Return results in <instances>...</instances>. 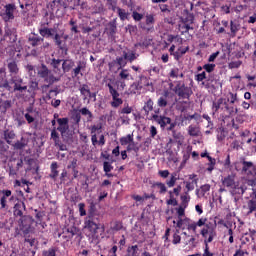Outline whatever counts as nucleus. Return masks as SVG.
<instances>
[{
  "instance_id": "nucleus-12",
  "label": "nucleus",
  "mask_w": 256,
  "mask_h": 256,
  "mask_svg": "<svg viewBox=\"0 0 256 256\" xmlns=\"http://www.w3.org/2000/svg\"><path fill=\"white\" fill-rule=\"evenodd\" d=\"M84 228L88 229L90 233H97V229H99V225L97 221H95V217L87 216L84 221Z\"/></svg>"
},
{
  "instance_id": "nucleus-39",
  "label": "nucleus",
  "mask_w": 256,
  "mask_h": 256,
  "mask_svg": "<svg viewBox=\"0 0 256 256\" xmlns=\"http://www.w3.org/2000/svg\"><path fill=\"white\" fill-rule=\"evenodd\" d=\"M110 35H115L117 33V19H114L108 23Z\"/></svg>"
},
{
  "instance_id": "nucleus-48",
  "label": "nucleus",
  "mask_w": 256,
  "mask_h": 256,
  "mask_svg": "<svg viewBox=\"0 0 256 256\" xmlns=\"http://www.w3.org/2000/svg\"><path fill=\"white\" fill-rule=\"evenodd\" d=\"M106 86L108 87L109 93L112 95V97H119V92L113 87L111 83L106 84Z\"/></svg>"
},
{
  "instance_id": "nucleus-10",
  "label": "nucleus",
  "mask_w": 256,
  "mask_h": 256,
  "mask_svg": "<svg viewBox=\"0 0 256 256\" xmlns=\"http://www.w3.org/2000/svg\"><path fill=\"white\" fill-rule=\"evenodd\" d=\"M5 12L1 14V17L5 23H9V21H13L15 19V11L17 10V6L14 3L6 4L4 6Z\"/></svg>"
},
{
  "instance_id": "nucleus-13",
  "label": "nucleus",
  "mask_w": 256,
  "mask_h": 256,
  "mask_svg": "<svg viewBox=\"0 0 256 256\" xmlns=\"http://www.w3.org/2000/svg\"><path fill=\"white\" fill-rule=\"evenodd\" d=\"M43 41H45V39L43 37L39 36L38 34L31 33L28 36V43L32 47H39V45H41V43H43Z\"/></svg>"
},
{
  "instance_id": "nucleus-52",
  "label": "nucleus",
  "mask_w": 256,
  "mask_h": 256,
  "mask_svg": "<svg viewBox=\"0 0 256 256\" xmlns=\"http://www.w3.org/2000/svg\"><path fill=\"white\" fill-rule=\"evenodd\" d=\"M103 171L104 173H111L113 171V165L110 162H103Z\"/></svg>"
},
{
  "instance_id": "nucleus-47",
  "label": "nucleus",
  "mask_w": 256,
  "mask_h": 256,
  "mask_svg": "<svg viewBox=\"0 0 256 256\" xmlns=\"http://www.w3.org/2000/svg\"><path fill=\"white\" fill-rule=\"evenodd\" d=\"M116 63L117 65H119L120 69H122V67H125V65H127V60L122 54V56L116 58Z\"/></svg>"
},
{
  "instance_id": "nucleus-17",
  "label": "nucleus",
  "mask_w": 256,
  "mask_h": 256,
  "mask_svg": "<svg viewBox=\"0 0 256 256\" xmlns=\"http://www.w3.org/2000/svg\"><path fill=\"white\" fill-rule=\"evenodd\" d=\"M80 95L83 97V101H87V97L91 95V89H89V85L82 84L79 87Z\"/></svg>"
},
{
  "instance_id": "nucleus-44",
  "label": "nucleus",
  "mask_w": 256,
  "mask_h": 256,
  "mask_svg": "<svg viewBox=\"0 0 256 256\" xmlns=\"http://www.w3.org/2000/svg\"><path fill=\"white\" fill-rule=\"evenodd\" d=\"M239 29H240L239 22L233 21V20L230 21V30H231L232 35H236L237 31H239Z\"/></svg>"
},
{
  "instance_id": "nucleus-45",
  "label": "nucleus",
  "mask_w": 256,
  "mask_h": 256,
  "mask_svg": "<svg viewBox=\"0 0 256 256\" xmlns=\"http://www.w3.org/2000/svg\"><path fill=\"white\" fill-rule=\"evenodd\" d=\"M179 29L182 35H185V33H189V31L193 30V27L189 24L182 23V24H179Z\"/></svg>"
},
{
  "instance_id": "nucleus-19",
  "label": "nucleus",
  "mask_w": 256,
  "mask_h": 256,
  "mask_svg": "<svg viewBox=\"0 0 256 256\" xmlns=\"http://www.w3.org/2000/svg\"><path fill=\"white\" fill-rule=\"evenodd\" d=\"M15 137H16L15 132L11 130L4 131V139L6 143H8V145L13 144V141H15Z\"/></svg>"
},
{
  "instance_id": "nucleus-40",
  "label": "nucleus",
  "mask_w": 256,
  "mask_h": 256,
  "mask_svg": "<svg viewBox=\"0 0 256 256\" xmlns=\"http://www.w3.org/2000/svg\"><path fill=\"white\" fill-rule=\"evenodd\" d=\"M111 107H114V109H117V107H120V105H123V99L119 98V96L112 97L111 101Z\"/></svg>"
},
{
  "instance_id": "nucleus-57",
  "label": "nucleus",
  "mask_w": 256,
  "mask_h": 256,
  "mask_svg": "<svg viewBox=\"0 0 256 256\" xmlns=\"http://www.w3.org/2000/svg\"><path fill=\"white\" fill-rule=\"evenodd\" d=\"M215 67H216L215 64H205V65L203 66V69H205V71H206L207 73H213V71H215Z\"/></svg>"
},
{
  "instance_id": "nucleus-43",
  "label": "nucleus",
  "mask_w": 256,
  "mask_h": 256,
  "mask_svg": "<svg viewBox=\"0 0 256 256\" xmlns=\"http://www.w3.org/2000/svg\"><path fill=\"white\" fill-rule=\"evenodd\" d=\"M81 69H85V62L79 61L77 67L73 69L74 77H77L81 73Z\"/></svg>"
},
{
  "instance_id": "nucleus-59",
  "label": "nucleus",
  "mask_w": 256,
  "mask_h": 256,
  "mask_svg": "<svg viewBox=\"0 0 256 256\" xmlns=\"http://www.w3.org/2000/svg\"><path fill=\"white\" fill-rule=\"evenodd\" d=\"M226 101L230 105H235L237 102V94L230 93V99L228 98Z\"/></svg>"
},
{
  "instance_id": "nucleus-23",
  "label": "nucleus",
  "mask_w": 256,
  "mask_h": 256,
  "mask_svg": "<svg viewBox=\"0 0 256 256\" xmlns=\"http://www.w3.org/2000/svg\"><path fill=\"white\" fill-rule=\"evenodd\" d=\"M37 71H38V76H40L41 79H45V77H47V75L51 73V70H49V68H47L45 64H42Z\"/></svg>"
},
{
  "instance_id": "nucleus-42",
  "label": "nucleus",
  "mask_w": 256,
  "mask_h": 256,
  "mask_svg": "<svg viewBox=\"0 0 256 256\" xmlns=\"http://www.w3.org/2000/svg\"><path fill=\"white\" fill-rule=\"evenodd\" d=\"M177 183V174L173 173L170 176L169 180H166V185L167 187L171 188V187H175V184Z\"/></svg>"
},
{
  "instance_id": "nucleus-56",
  "label": "nucleus",
  "mask_w": 256,
  "mask_h": 256,
  "mask_svg": "<svg viewBox=\"0 0 256 256\" xmlns=\"http://www.w3.org/2000/svg\"><path fill=\"white\" fill-rule=\"evenodd\" d=\"M195 185H197V179H194L191 182H186L187 191H193L195 189Z\"/></svg>"
},
{
  "instance_id": "nucleus-8",
  "label": "nucleus",
  "mask_w": 256,
  "mask_h": 256,
  "mask_svg": "<svg viewBox=\"0 0 256 256\" xmlns=\"http://www.w3.org/2000/svg\"><path fill=\"white\" fill-rule=\"evenodd\" d=\"M242 173L246 175L248 179V185H253L256 181V165L253 162L242 161Z\"/></svg>"
},
{
  "instance_id": "nucleus-50",
  "label": "nucleus",
  "mask_w": 256,
  "mask_h": 256,
  "mask_svg": "<svg viewBox=\"0 0 256 256\" xmlns=\"http://www.w3.org/2000/svg\"><path fill=\"white\" fill-rule=\"evenodd\" d=\"M157 105H158L161 109L165 108V107L168 105L167 98L161 96V97L157 100Z\"/></svg>"
},
{
  "instance_id": "nucleus-33",
  "label": "nucleus",
  "mask_w": 256,
  "mask_h": 256,
  "mask_svg": "<svg viewBox=\"0 0 256 256\" xmlns=\"http://www.w3.org/2000/svg\"><path fill=\"white\" fill-rule=\"evenodd\" d=\"M122 55H123L124 59H126V62L129 61V63H133V61H135V59H137L135 52L123 51Z\"/></svg>"
},
{
  "instance_id": "nucleus-4",
  "label": "nucleus",
  "mask_w": 256,
  "mask_h": 256,
  "mask_svg": "<svg viewBox=\"0 0 256 256\" xmlns=\"http://www.w3.org/2000/svg\"><path fill=\"white\" fill-rule=\"evenodd\" d=\"M10 83L13 85L12 92L15 93L17 99H25L28 87L23 78L21 76H12Z\"/></svg>"
},
{
  "instance_id": "nucleus-25",
  "label": "nucleus",
  "mask_w": 256,
  "mask_h": 256,
  "mask_svg": "<svg viewBox=\"0 0 256 256\" xmlns=\"http://www.w3.org/2000/svg\"><path fill=\"white\" fill-rule=\"evenodd\" d=\"M247 215H251V213H256V198H252L247 202Z\"/></svg>"
},
{
  "instance_id": "nucleus-51",
  "label": "nucleus",
  "mask_w": 256,
  "mask_h": 256,
  "mask_svg": "<svg viewBox=\"0 0 256 256\" xmlns=\"http://www.w3.org/2000/svg\"><path fill=\"white\" fill-rule=\"evenodd\" d=\"M119 77L120 79L125 80H129V77H131V75L129 74V70L127 69H122L121 72L119 73Z\"/></svg>"
},
{
  "instance_id": "nucleus-31",
  "label": "nucleus",
  "mask_w": 256,
  "mask_h": 256,
  "mask_svg": "<svg viewBox=\"0 0 256 256\" xmlns=\"http://www.w3.org/2000/svg\"><path fill=\"white\" fill-rule=\"evenodd\" d=\"M8 71L11 73V75H17V73H19V67L17 66V62H9Z\"/></svg>"
},
{
  "instance_id": "nucleus-30",
  "label": "nucleus",
  "mask_w": 256,
  "mask_h": 256,
  "mask_svg": "<svg viewBox=\"0 0 256 256\" xmlns=\"http://www.w3.org/2000/svg\"><path fill=\"white\" fill-rule=\"evenodd\" d=\"M133 140V134H127L126 136L120 138V145H129L130 143H133Z\"/></svg>"
},
{
  "instance_id": "nucleus-62",
  "label": "nucleus",
  "mask_w": 256,
  "mask_h": 256,
  "mask_svg": "<svg viewBox=\"0 0 256 256\" xmlns=\"http://www.w3.org/2000/svg\"><path fill=\"white\" fill-rule=\"evenodd\" d=\"M67 169H77V158H73L67 166Z\"/></svg>"
},
{
  "instance_id": "nucleus-27",
  "label": "nucleus",
  "mask_w": 256,
  "mask_h": 256,
  "mask_svg": "<svg viewBox=\"0 0 256 256\" xmlns=\"http://www.w3.org/2000/svg\"><path fill=\"white\" fill-rule=\"evenodd\" d=\"M146 25L149 27L146 28V31H151V29H153V26L155 25V16L153 14L146 15Z\"/></svg>"
},
{
  "instance_id": "nucleus-37",
  "label": "nucleus",
  "mask_w": 256,
  "mask_h": 256,
  "mask_svg": "<svg viewBox=\"0 0 256 256\" xmlns=\"http://www.w3.org/2000/svg\"><path fill=\"white\" fill-rule=\"evenodd\" d=\"M187 221L188 219L178 218L177 221L173 220V225H175L176 229H185Z\"/></svg>"
},
{
  "instance_id": "nucleus-16",
  "label": "nucleus",
  "mask_w": 256,
  "mask_h": 256,
  "mask_svg": "<svg viewBox=\"0 0 256 256\" xmlns=\"http://www.w3.org/2000/svg\"><path fill=\"white\" fill-rule=\"evenodd\" d=\"M209 191H211V185L204 184L200 187V189H196V195L197 197H200V198L205 197V195H207Z\"/></svg>"
},
{
  "instance_id": "nucleus-32",
  "label": "nucleus",
  "mask_w": 256,
  "mask_h": 256,
  "mask_svg": "<svg viewBox=\"0 0 256 256\" xmlns=\"http://www.w3.org/2000/svg\"><path fill=\"white\" fill-rule=\"evenodd\" d=\"M45 83H47L48 85H46V87H51V85H53V83H57V81H59V79H57V77H55L53 74H51V72L47 75V77L44 78Z\"/></svg>"
},
{
  "instance_id": "nucleus-36",
  "label": "nucleus",
  "mask_w": 256,
  "mask_h": 256,
  "mask_svg": "<svg viewBox=\"0 0 256 256\" xmlns=\"http://www.w3.org/2000/svg\"><path fill=\"white\" fill-rule=\"evenodd\" d=\"M195 21V16L191 13L187 14L186 17L181 18V23H184L186 25H193Z\"/></svg>"
},
{
  "instance_id": "nucleus-5",
  "label": "nucleus",
  "mask_w": 256,
  "mask_h": 256,
  "mask_svg": "<svg viewBox=\"0 0 256 256\" xmlns=\"http://www.w3.org/2000/svg\"><path fill=\"white\" fill-rule=\"evenodd\" d=\"M25 209V202L23 201H18L14 204V216L21 217L19 220L20 229L23 231L24 235H28V233L31 231V226L25 225V223H23L25 219V217H23V211H25Z\"/></svg>"
},
{
  "instance_id": "nucleus-7",
  "label": "nucleus",
  "mask_w": 256,
  "mask_h": 256,
  "mask_svg": "<svg viewBox=\"0 0 256 256\" xmlns=\"http://www.w3.org/2000/svg\"><path fill=\"white\" fill-rule=\"evenodd\" d=\"M0 195V209H9V205H13L19 201V198L9 189L1 190Z\"/></svg>"
},
{
  "instance_id": "nucleus-24",
  "label": "nucleus",
  "mask_w": 256,
  "mask_h": 256,
  "mask_svg": "<svg viewBox=\"0 0 256 256\" xmlns=\"http://www.w3.org/2000/svg\"><path fill=\"white\" fill-rule=\"evenodd\" d=\"M91 141H92V145L95 147V145H100L101 147H103V145H105V135H101L99 140H97V134H93L91 136Z\"/></svg>"
},
{
  "instance_id": "nucleus-14",
  "label": "nucleus",
  "mask_w": 256,
  "mask_h": 256,
  "mask_svg": "<svg viewBox=\"0 0 256 256\" xmlns=\"http://www.w3.org/2000/svg\"><path fill=\"white\" fill-rule=\"evenodd\" d=\"M39 33L41 35V37H55V34L57 33V29L55 28H48L46 26H42L41 28H39Z\"/></svg>"
},
{
  "instance_id": "nucleus-49",
  "label": "nucleus",
  "mask_w": 256,
  "mask_h": 256,
  "mask_svg": "<svg viewBox=\"0 0 256 256\" xmlns=\"http://www.w3.org/2000/svg\"><path fill=\"white\" fill-rule=\"evenodd\" d=\"M173 245H179L181 243V236L179 235V229L176 230V232L173 234Z\"/></svg>"
},
{
  "instance_id": "nucleus-53",
  "label": "nucleus",
  "mask_w": 256,
  "mask_h": 256,
  "mask_svg": "<svg viewBox=\"0 0 256 256\" xmlns=\"http://www.w3.org/2000/svg\"><path fill=\"white\" fill-rule=\"evenodd\" d=\"M192 119H195V121H199V119H201V116L198 113L184 116V121H192Z\"/></svg>"
},
{
  "instance_id": "nucleus-55",
  "label": "nucleus",
  "mask_w": 256,
  "mask_h": 256,
  "mask_svg": "<svg viewBox=\"0 0 256 256\" xmlns=\"http://www.w3.org/2000/svg\"><path fill=\"white\" fill-rule=\"evenodd\" d=\"M0 87H3V89H6V91H13V87H11V84H9V80H7V78L2 81Z\"/></svg>"
},
{
  "instance_id": "nucleus-34",
  "label": "nucleus",
  "mask_w": 256,
  "mask_h": 256,
  "mask_svg": "<svg viewBox=\"0 0 256 256\" xmlns=\"http://www.w3.org/2000/svg\"><path fill=\"white\" fill-rule=\"evenodd\" d=\"M88 217H97V204L95 202H90Z\"/></svg>"
},
{
  "instance_id": "nucleus-11",
  "label": "nucleus",
  "mask_w": 256,
  "mask_h": 256,
  "mask_svg": "<svg viewBox=\"0 0 256 256\" xmlns=\"http://www.w3.org/2000/svg\"><path fill=\"white\" fill-rule=\"evenodd\" d=\"M57 123L58 127L56 129L61 134V137H65L67 135V131H69V118H58Z\"/></svg>"
},
{
  "instance_id": "nucleus-6",
  "label": "nucleus",
  "mask_w": 256,
  "mask_h": 256,
  "mask_svg": "<svg viewBox=\"0 0 256 256\" xmlns=\"http://www.w3.org/2000/svg\"><path fill=\"white\" fill-rule=\"evenodd\" d=\"M175 87L173 88V92L177 95L180 99H190L191 95H193V89L191 86H187L185 81L178 80L175 81Z\"/></svg>"
},
{
  "instance_id": "nucleus-35",
  "label": "nucleus",
  "mask_w": 256,
  "mask_h": 256,
  "mask_svg": "<svg viewBox=\"0 0 256 256\" xmlns=\"http://www.w3.org/2000/svg\"><path fill=\"white\" fill-rule=\"evenodd\" d=\"M117 15L120 21H126V19H129V12H127L125 9L117 8Z\"/></svg>"
},
{
  "instance_id": "nucleus-28",
  "label": "nucleus",
  "mask_w": 256,
  "mask_h": 256,
  "mask_svg": "<svg viewBox=\"0 0 256 256\" xmlns=\"http://www.w3.org/2000/svg\"><path fill=\"white\" fill-rule=\"evenodd\" d=\"M63 36L60 34H55L54 35V43L57 47H59L61 50L65 49V42L62 41Z\"/></svg>"
},
{
  "instance_id": "nucleus-58",
  "label": "nucleus",
  "mask_w": 256,
  "mask_h": 256,
  "mask_svg": "<svg viewBox=\"0 0 256 256\" xmlns=\"http://www.w3.org/2000/svg\"><path fill=\"white\" fill-rule=\"evenodd\" d=\"M7 79V69L5 67H0V81H5Z\"/></svg>"
},
{
  "instance_id": "nucleus-1",
  "label": "nucleus",
  "mask_w": 256,
  "mask_h": 256,
  "mask_svg": "<svg viewBox=\"0 0 256 256\" xmlns=\"http://www.w3.org/2000/svg\"><path fill=\"white\" fill-rule=\"evenodd\" d=\"M212 108L214 109L215 113H217L219 110L222 111L226 117H235V115L239 113L237 106L228 104L227 99L225 98H219L216 102H213Z\"/></svg>"
},
{
  "instance_id": "nucleus-18",
  "label": "nucleus",
  "mask_w": 256,
  "mask_h": 256,
  "mask_svg": "<svg viewBox=\"0 0 256 256\" xmlns=\"http://www.w3.org/2000/svg\"><path fill=\"white\" fill-rule=\"evenodd\" d=\"M75 66V62L73 60H63L62 63V71L63 73H69L71 69Z\"/></svg>"
},
{
  "instance_id": "nucleus-2",
  "label": "nucleus",
  "mask_w": 256,
  "mask_h": 256,
  "mask_svg": "<svg viewBox=\"0 0 256 256\" xmlns=\"http://www.w3.org/2000/svg\"><path fill=\"white\" fill-rule=\"evenodd\" d=\"M222 185L230 190L232 195H243L246 189L245 186L239 185V182L235 181V174H230L222 178Z\"/></svg>"
},
{
  "instance_id": "nucleus-63",
  "label": "nucleus",
  "mask_w": 256,
  "mask_h": 256,
  "mask_svg": "<svg viewBox=\"0 0 256 256\" xmlns=\"http://www.w3.org/2000/svg\"><path fill=\"white\" fill-rule=\"evenodd\" d=\"M55 255H56L55 248H50L43 252V256H55Z\"/></svg>"
},
{
  "instance_id": "nucleus-46",
  "label": "nucleus",
  "mask_w": 256,
  "mask_h": 256,
  "mask_svg": "<svg viewBox=\"0 0 256 256\" xmlns=\"http://www.w3.org/2000/svg\"><path fill=\"white\" fill-rule=\"evenodd\" d=\"M126 151H134V153H139V146H137V143H135V140H132L126 148Z\"/></svg>"
},
{
  "instance_id": "nucleus-38",
  "label": "nucleus",
  "mask_w": 256,
  "mask_h": 256,
  "mask_svg": "<svg viewBox=\"0 0 256 256\" xmlns=\"http://www.w3.org/2000/svg\"><path fill=\"white\" fill-rule=\"evenodd\" d=\"M80 113L84 117H87L88 122L93 121V113L89 111L87 107L80 109Z\"/></svg>"
},
{
  "instance_id": "nucleus-41",
  "label": "nucleus",
  "mask_w": 256,
  "mask_h": 256,
  "mask_svg": "<svg viewBox=\"0 0 256 256\" xmlns=\"http://www.w3.org/2000/svg\"><path fill=\"white\" fill-rule=\"evenodd\" d=\"M154 187H157V189H159L160 195H165V193H167V186H165V183L163 182H156L154 184Z\"/></svg>"
},
{
  "instance_id": "nucleus-22",
  "label": "nucleus",
  "mask_w": 256,
  "mask_h": 256,
  "mask_svg": "<svg viewBox=\"0 0 256 256\" xmlns=\"http://www.w3.org/2000/svg\"><path fill=\"white\" fill-rule=\"evenodd\" d=\"M59 131L57 127H53L50 134V139L54 141V145H59L61 143V138L59 137Z\"/></svg>"
},
{
  "instance_id": "nucleus-21",
  "label": "nucleus",
  "mask_w": 256,
  "mask_h": 256,
  "mask_svg": "<svg viewBox=\"0 0 256 256\" xmlns=\"http://www.w3.org/2000/svg\"><path fill=\"white\" fill-rule=\"evenodd\" d=\"M188 135L190 137H199L201 135V129L196 125H190L188 127Z\"/></svg>"
},
{
  "instance_id": "nucleus-15",
  "label": "nucleus",
  "mask_w": 256,
  "mask_h": 256,
  "mask_svg": "<svg viewBox=\"0 0 256 256\" xmlns=\"http://www.w3.org/2000/svg\"><path fill=\"white\" fill-rule=\"evenodd\" d=\"M27 145H29V140H27L25 137H21L20 140H17L15 143L13 142L12 147L16 151H21V149H25Z\"/></svg>"
},
{
  "instance_id": "nucleus-29",
  "label": "nucleus",
  "mask_w": 256,
  "mask_h": 256,
  "mask_svg": "<svg viewBox=\"0 0 256 256\" xmlns=\"http://www.w3.org/2000/svg\"><path fill=\"white\" fill-rule=\"evenodd\" d=\"M58 164L57 162H52L50 169H51V173H50V177L51 179H57V177L59 176V171L58 169Z\"/></svg>"
},
{
  "instance_id": "nucleus-54",
  "label": "nucleus",
  "mask_w": 256,
  "mask_h": 256,
  "mask_svg": "<svg viewBox=\"0 0 256 256\" xmlns=\"http://www.w3.org/2000/svg\"><path fill=\"white\" fill-rule=\"evenodd\" d=\"M169 195H170V199L167 200V205H172L173 207H177L178 202H177V199L173 198V192L170 191Z\"/></svg>"
},
{
  "instance_id": "nucleus-60",
  "label": "nucleus",
  "mask_w": 256,
  "mask_h": 256,
  "mask_svg": "<svg viewBox=\"0 0 256 256\" xmlns=\"http://www.w3.org/2000/svg\"><path fill=\"white\" fill-rule=\"evenodd\" d=\"M132 18L134 19V21H141L143 19V14L134 11L132 12Z\"/></svg>"
},
{
  "instance_id": "nucleus-3",
  "label": "nucleus",
  "mask_w": 256,
  "mask_h": 256,
  "mask_svg": "<svg viewBox=\"0 0 256 256\" xmlns=\"http://www.w3.org/2000/svg\"><path fill=\"white\" fill-rule=\"evenodd\" d=\"M200 234L205 239V247L202 256H214L213 252L209 251V243H213V240L217 237V232L211 226L205 225Z\"/></svg>"
},
{
  "instance_id": "nucleus-20",
  "label": "nucleus",
  "mask_w": 256,
  "mask_h": 256,
  "mask_svg": "<svg viewBox=\"0 0 256 256\" xmlns=\"http://www.w3.org/2000/svg\"><path fill=\"white\" fill-rule=\"evenodd\" d=\"M63 60L61 59H52L50 65L54 69V73H58V75H61V63Z\"/></svg>"
},
{
  "instance_id": "nucleus-64",
  "label": "nucleus",
  "mask_w": 256,
  "mask_h": 256,
  "mask_svg": "<svg viewBox=\"0 0 256 256\" xmlns=\"http://www.w3.org/2000/svg\"><path fill=\"white\" fill-rule=\"evenodd\" d=\"M245 255H249V252L243 249H238L236 250L233 256H245Z\"/></svg>"
},
{
  "instance_id": "nucleus-26",
  "label": "nucleus",
  "mask_w": 256,
  "mask_h": 256,
  "mask_svg": "<svg viewBox=\"0 0 256 256\" xmlns=\"http://www.w3.org/2000/svg\"><path fill=\"white\" fill-rule=\"evenodd\" d=\"M155 105V103L153 102V100L150 98L148 99L143 106V111L145 112L146 115H149V113H151V111H153V106Z\"/></svg>"
},
{
  "instance_id": "nucleus-61",
  "label": "nucleus",
  "mask_w": 256,
  "mask_h": 256,
  "mask_svg": "<svg viewBox=\"0 0 256 256\" xmlns=\"http://www.w3.org/2000/svg\"><path fill=\"white\" fill-rule=\"evenodd\" d=\"M195 79H196L198 82L205 81V79H207V73L202 72V73H200V74H197V75L195 76Z\"/></svg>"
},
{
  "instance_id": "nucleus-9",
  "label": "nucleus",
  "mask_w": 256,
  "mask_h": 256,
  "mask_svg": "<svg viewBox=\"0 0 256 256\" xmlns=\"http://www.w3.org/2000/svg\"><path fill=\"white\" fill-rule=\"evenodd\" d=\"M159 113H161V108H154V114L151 116V121H155V123L160 125L161 129H165L167 123H171V118L159 115Z\"/></svg>"
}]
</instances>
